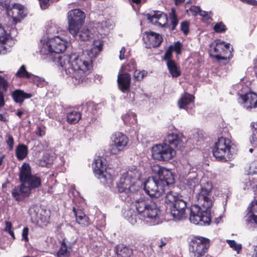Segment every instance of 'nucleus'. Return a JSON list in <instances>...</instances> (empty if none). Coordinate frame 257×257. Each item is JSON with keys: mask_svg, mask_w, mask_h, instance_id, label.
Here are the masks:
<instances>
[{"mask_svg": "<svg viewBox=\"0 0 257 257\" xmlns=\"http://www.w3.org/2000/svg\"><path fill=\"white\" fill-rule=\"evenodd\" d=\"M28 153V149L27 146L20 144L16 147V155L19 160H24L27 157Z\"/></svg>", "mask_w": 257, "mask_h": 257, "instance_id": "e433bc0d", "label": "nucleus"}, {"mask_svg": "<svg viewBox=\"0 0 257 257\" xmlns=\"http://www.w3.org/2000/svg\"><path fill=\"white\" fill-rule=\"evenodd\" d=\"M247 210L249 214H254L257 213V200L252 201L248 207Z\"/></svg>", "mask_w": 257, "mask_h": 257, "instance_id": "8fccbe9b", "label": "nucleus"}, {"mask_svg": "<svg viewBox=\"0 0 257 257\" xmlns=\"http://www.w3.org/2000/svg\"><path fill=\"white\" fill-rule=\"evenodd\" d=\"M154 159L159 161H167L173 158L176 154L175 151L165 142L162 144L154 146L152 149Z\"/></svg>", "mask_w": 257, "mask_h": 257, "instance_id": "1a4fd4ad", "label": "nucleus"}, {"mask_svg": "<svg viewBox=\"0 0 257 257\" xmlns=\"http://www.w3.org/2000/svg\"><path fill=\"white\" fill-rule=\"evenodd\" d=\"M144 190L151 197L158 198L165 192L166 188L161 185L158 178L151 177L145 182Z\"/></svg>", "mask_w": 257, "mask_h": 257, "instance_id": "ddd939ff", "label": "nucleus"}, {"mask_svg": "<svg viewBox=\"0 0 257 257\" xmlns=\"http://www.w3.org/2000/svg\"><path fill=\"white\" fill-rule=\"evenodd\" d=\"M96 107V105L93 102L87 103L83 106L82 109V111L84 113V116L86 117H91L92 119L94 118L97 113Z\"/></svg>", "mask_w": 257, "mask_h": 257, "instance_id": "a878e982", "label": "nucleus"}, {"mask_svg": "<svg viewBox=\"0 0 257 257\" xmlns=\"http://www.w3.org/2000/svg\"><path fill=\"white\" fill-rule=\"evenodd\" d=\"M141 173L140 167L132 166L121 174L117 182V187L118 192L121 194L122 199H123V195L131 197L133 193L139 190Z\"/></svg>", "mask_w": 257, "mask_h": 257, "instance_id": "7ed1b4c3", "label": "nucleus"}, {"mask_svg": "<svg viewBox=\"0 0 257 257\" xmlns=\"http://www.w3.org/2000/svg\"><path fill=\"white\" fill-rule=\"evenodd\" d=\"M81 116V113L79 111L73 110L67 113V121L71 124H75L79 121Z\"/></svg>", "mask_w": 257, "mask_h": 257, "instance_id": "f704fd0d", "label": "nucleus"}, {"mask_svg": "<svg viewBox=\"0 0 257 257\" xmlns=\"http://www.w3.org/2000/svg\"><path fill=\"white\" fill-rule=\"evenodd\" d=\"M12 196L17 201H21L31 194L30 189L22 183L19 186L15 187L12 191Z\"/></svg>", "mask_w": 257, "mask_h": 257, "instance_id": "5701e85b", "label": "nucleus"}, {"mask_svg": "<svg viewBox=\"0 0 257 257\" xmlns=\"http://www.w3.org/2000/svg\"><path fill=\"white\" fill-rule=\"evenodd\" d=\"M40 209L39 207L37 205H32L30 207L29 209V214L32 220L37 221L40 219L44 222H48L49 216L47 215L43 218L42 217V212L43 211H41V212L39 213Z\"/></svg>", "mask_w": 257, "mask_h": 257, "instance_id": "393cba45", "label": "nucleus"}, {"mask_svg": "<svg viewBox=\"0 0 257 257\" xmlns=\"http://www.w3.org/2000/svg\"><path fill=\"white\" fill-rule=\"evenodd\" d=\"M36 133L39 137H43L45 135V129L42 128L40 126H38L37 127Z\"/></svg>", "mask_w": 257, "mask_h": 257, "instance_id": "680f3d73", "label": "nucleus"}, {"mask_svg": "<svg viewBox=\"0 0 257 257\" xmlns=\"http://www.w3.org/2000/svg\"><path fill=\"white\" fill-rule=\"evenodd\" d=\"M122 66H123V71L127 70L128 71H131L135 69L136 64L135 60L132 59L127 63V64L125 66H124L123 65Z\"/></svg>", "mask_w": 257, "mask_h": 257, "instance_id": "3c124183", "label": "nucleus"}, {"mask_svg": "<svg viewBox=\"0 0 257 257\" xmlns=\"http://www.w3.org/2000/svg\"><path fill=\"white\" fill-rule=\"evenodd\" d=\"M241 1L246 3L247 4L251 5L252 6L257 5V1L255 0H240Z\"/></svg>", "mask_w": 257, "mask_h": 257, "instance_id": "69168bd1", "label": "nucleus"}, {"mask_svg": "<svg viewBox=\"0 0 257 257\" xmlns=\"http://www.w3.org/2000/svg\"><path fill=\"white\" fill-rule=\"evenodd\" d=\"M187 203L180 198L171 206V213L175 220H182L186 217Z\"/></svg>", "mask_w": 257, "mask_h": 257, "instance_id": "dca6fc26", "label": "nucleus"}, {"mask_svg": "<svg viewBox=\"0 0 257 257\" xmlns=\"http://www.w3.org/2000/svg\"><path fill=\"white\" fill-rule=\"evenodd\" d=\"M210 51L215 54V58L218 60H229L232 57V48H230V44H225L223 41H219L215 43H212L210 45Z\"/></svg>", "mask_w": 257, "mask_h": 257, "instance_id": "9b49d317", "label": "nucleus"}, {"mask_svg": "<svg viewBox=\"0 0 257 257\" xmlns=\"http://www.w3.org/2000/svg\"><path fill=\"white\" fill-rule=\"evenodd\" d=\"M8 5L6 9L7 14L9 16L12 17L13 21L16 24L23 19L26 15V11L23 6L19 4L14 5L12 8L9 9Z\"/></svg>", "mask_w": 257, "mask_h": 257, "instance_id": "6ab92c4d", "label": "nucleus"}, {"mask_svg": "<svg viewBox=\"0 0 257 257\" xmlns=\"http://www.w3.org/2000/svg\"><path fill=\"white\" fill-rule=\"evenodd\" d=\"M249 170L251 173L257 174V161H254L251 163Z\"/></svg>", "mask_w": 257, "mask_h": 257, "instance_id": "13d9d810", "label": "nucleus"}, {"mask_svg": "<svg viewBox=\"0 0 257 257\" xmlns=\"http://www.w3.org/2000/svg\"><path fill=\"white\" fill-rule=\"evenodd\" d=\"M210 246V240L200 236L193 237L189 242L190 257H203Z\"/></svg>", "mask_w": 257, "mask_h": 257, "instance_id": "0eeeda50", "label": "nucleus"}, {"mask_svg": "<svg viewBox=\"0 0 257 257\" xmlns=\"http://www.w3.org/2000/svg\"><path fill=\"white\" fill-rule=\"evenodd\" d=\"M213 29L216 33H223L226 31V28L225 25L222 22H220L216 23L214 26Z\"/></svg>", "mask_w": 257, "mask_h": 257, "instance_id": "de8ad7c7", "label": "nucleus"}, {"mask_svg": "<svg viewBox=\"0 0 257 257\" xmlns=\"http://www.w3.org/2000/svg\"><path fill=\"white\" fill-rule=\"evenodd\" d=\"M62 29L56 24L51 23L48 24L46 29V33L48 36L47 37H55V36H58V35H62Z\"/></svg>", "mask_w": 257, "mask_h": 257, "instance_id": "7c9ffc66", "label": "nucleus"}, {"mask_svg": "<svg viewBox=\"0 0 257 257\" xmlns=\"http://www.w3.org/2000/svg\"><path fill=\"white\" fill-rule=\"evenodd\" d=\"M122 119L125 125L133 126L137 122V115L132 111H128L121 116Z\"/></svg>", "mask_w": 257, "mask_h": 257, "instance_id": "2f4dec72", "label": "nucleus"}, {"mask_svg": "<svg viewBox=\"0 0 257 257\" xmlns=\"http://www.w3.org/2000/svg\"><path fill=\"white\" fill-rule=\"evenodd\" d=\"M147 74V72L145 71L135 70L134 73V77L136 81H141Z\"/></svg>", "mask_w": 257, "mask_h": 257, "instance_id": "a18cd8bd", "label": "nucleus"}, {"mask_svg": "<svg viewBox=\"0 0 257 257\" xmlns=\"http://www.w3.org/2000/svg\"><path fill=\"white\" fill-rule=\"evenodd\" d=\"M71 251L70 246L68 245L66 241V239H63L61 246L57 252L58 257H69Z\"/></svg>", "mask_w": 257, "mask_h": 257, "instance_id": "72a5a7b5", "label": "nucleus"}, {"mask_svg": "<svg viewBox=\"0 0 257 257\" xmlns=\"http://www.w3.org/2000/svg\"><path fill=\"white\" fill-rule=\"evenodd\" d=\"M8 120L6 116L5 115H4L3 114H0V121H3V122H6Z\"/></svg>", "mask_w": 257, "mask_h": 257, "instance_id": "774afa93", "label": "nucleus"}, {"mask_svg": "<svg viewBox=\"0 0 257 257\" xmlns=\"http://www.w3.org/2000/svg\"><path fill=\"white\" fill-rule=\"evenodd\" d=\"M28 233H29V228L27 227L24 228L23 231H22V237H23V238L26 241H27L29 240Z\"/></svg>", "mask_w": 257, "mask_h": 257, "instance_id": "052dcab7", "label": "nucleus"}, {"mask_svg": "<svg viewBox=\"0 0 257 257\" xmlns=\"http://www.w3.org/2000/svg\"><path fill=\"white\" fill-rule=\"evenodd\" d=\"M185 139L182 134L172 133L169 134L165 138L164 142L171 147L181 149L184 145Z\"/></svg>", "mask_w": 257, "mask_h": 257, "instance_id": "a211bd4d", "label": "nucleus"}, {"mask_svg": "<svg viewBox=\"0 0 257 257\" xmlns=\"http://www.w3.org/2000/svg\"><path fill=\"white\" fill-rule=\"evenodd\" d=\"M227 242L231 248H232L234 250L236 251L237 253H239L240 250L242 248L241 244L237 243L233 240H227Z\"/></svg>", "mask_w": 257, "mask_h": 257, "instance_id": "09e8293b", "label": "nucleus"}, {"mask_svg": "<svg viewBox=\"0 0 257 257\" xmlns=\"http://www.w3.org/2000/svg\"><path fill=\"white\" fill-rule=\"evenodd\" d=\"M8 84L7 81L0 76V108L5 104L3 91L7 90Z\"/></svg>", "mask_w": 257, "mask_h": 257, "instance_id": "ea45409f", "label": "nucleus"}, {"mask_svg": "<svg viewBox=\"0 0 257 257\" xmlns=\"http://www.w3.org/2000/svg\"><path fill=\"white\" fill-rule=\"evenodd\" d=\"M67 48V42L62 36L58 35L52 37L43 38L40 41V52L44 56L53 55L64 52Z\"/></svg>", "mask_w": 257, "mask_h": 257, "instance_id": "39448f33", "label": "nucleus"}, {"mask_svg": "<svg viewBox=\"0 0 257 257\" xmlns=\"http://www.w3.org/2000/svg\"><path fill=\"white\" fill-rule=\"evenodd\" d=\"M20 180L21 183L28 185L30 192L32 189L40 187L41 185V180L40 177L33 175L31 174L30 166L29 164L24 163L20 169Z\"/></svg>", "mask_w": 257, "mask_h": 257, "instance_id": "6e6552de", "label": "nucleus"}, {"mask_svg": "<svg viewBox=\"0 0 257 257\" xmlns=\"http://www.w3.org/2000/svg\"><path fill=\"white\" fill-rule=\"evenodd\" d=\"M143 39L150 48L159 46L162 41V36L153 32H146L144 33Z\"/></svg>", "mask_w": 257, "mask_h": 257, "instance_id": "412c9836", "label": "nucleus"}, {"mask_svg": "<svg viewBox=\"0 0 257 257\" xmlns=\"http://www.w3.org/2000/svg\"><path fill=\"white\" fill-rule=\"evenodd\" d=\"M245 217V224L248 228L253 230L257 227V214L247 213Z\"/></svg>", "mask_w": 257, "mask_h": 257, "instance_id": "58836bf2", "label": "nucleus"}, {"mask_svg": "<svg viewBox=\"0 0 257 257\" xmlns=\"http://www.w3.org/2000/svg\"><path fill=\"white\" fill-rule=\"evenodd\" d=\"M7 139H6V143L8 145V146L9 147V150H12L14 148V140L13 139V137L12 136L7 134L6 136Z\"/></svg>", "mask_w": 257, "mask_h": 257, "instance_id": "864d4df0", "label": "nucleus"}, {"mask_svg": "<svg viewBox=\"0 0 257 257\" xmlns=\"http://www.w3.org/2000/svg\"><path fill=\"white\" fill-rule=\"evenodd\" d=\"M172 188H170L169 189L167 188V190L165 191V202L167 203H171L172 205L176 202L177 200L179 199L180 197H179L178 194L174 192L171 191Z\"/></svg>", "mask_w": 257, "mask_h": 257, "instance_id": "c9c22d12", "label": "nucleus"}, {"mask_svg": "<svg viewBox=\"0 0 257 257\" xmlns=\"http://www.w3.org/2000/svg\"><path fill=\"white\" fill-rule=\"evenodd\" d=\"M135 206L138 214L148 219L147 221L150 225H155L160 223V210L155 202L141 198L135 201Z\"/></svg>", "mask_w": 257, "mask_h": 257, "instance_id": "20e7f679", "label": "nucleus"}, {"mask_svg": "<svg viewBox=\"0 0 257 257\" xmlns=\"http://www.w3.org/2000/svg\"><path fill=\"white\" fill-rule=\"evenodd\" d=\"M125 49L124 47H123L121 49V50H120V52H119V58L120 60H122L124 58V54L125 53Z\"/></svg>", "mask_w": 257, "mask_h": 257, "instance_id": "338daca9", "label": "nucleus"}, {"mask_svg": "<svg viewBox=\"0 0 257 257\" xmlns=\"http://www.w3.org/2000/svg\"><path fill=\"white\" fill-rule=\"evenodd\" d=\"M128 139L124 134L115 132L111 137L109 151L111 154L117 155L122 151L126 146Z\"/></svg>", "mask_w": 257, "mask_h": 257, "instance_id": "2eb2a0df", "label": "nucleus"}, {"mask_svg": "<svg viewBox=\"0 0 257 257\" xmlns=\"http://www.w3.org/2000/svg\"><path fill=\"white\" fill-rule=\"evenodd\" d=\"M184 184L190 191H198L196 194L198 204L192 205L190 208V221L195 224L209 225L212 217L211 212L213 201L212 183L207 181L200 184L197 173L192 171L188 172Z\"/></svg>", "mask_w": 257, "mask_h": 257, "instance_id": "f257e3e1", "label": "nucleus"}, {"mask_svg": "<svg viewBox=\"0 0 257 257\" xmlns=\"http://www.w3.org/2000/svg\"><path fill=\"white\" fill-rule=\"evenodd\" d=\"M146 16L148 20L154 25L164 27L166 24L167 16L160 11L152 12L147 14Z\"/></svg>", "mask_w": 257, "mask_h": 257, "instance_id": "4be33fe9", "label": "nucleus"}, {"mask_svg": "<svg viewBox=\"0 0 257 257\" xmlns=\"http://www.w3.org/2000/svg\"><path fill=\"white\" fill-rule=\"evenodd\" d=\"M30 79L38 87H42L46 84V81L42 77L32 74L31 78Z\"/></svg>", "mask_w": 257, "mask_h": 257, "instance_id": "c03bdc74", "label": "nucleus"}, {"mask_svg": "<svg viewBox=\"0 0 257 257\" xmlns=\"http://www.w3.org/2000/svg\"><path fill=\"white\" fill-rule=\"evenodd\" d=\"M134 210L132 209L125 210L123 212L124 218L133 225L135 224L137 222V215L135 213H134Z\"/></svg>", "mask_w": 257, "mask_h": 257, "instance_id": "a19ab883", "label": "nucleus"}, {"mask_svg": "<svg viewBox=\"0 0 257 257\" xmlns=\"http://www.w3.org/2000/svg\"><path fill=\"white\" fill-rule=\"evenodd\" d=\"M194 97L188 93H184L178 100V105L180 109H184L189 112V108L194 105Z\"/></svg>", "mask_w": 257, "mask_h": 257, "instance_id": "b1692460", "label": "nucleus"}, {"mask_svg": "<svg viewBox=\"0 0 257 257\" xmlns=\"http://www.w3.org/2000/svg\"><path fill=\"white\" fill-rule=\"evenodd\" d=\"M77 222L83 226H87L89 224L88 217L81 210L77 211L75 208L73 209Z\"/></svg>", "mask_w": 257, "mask_h": 257, "instance_id": "c756f323", "label": "nucleus"}, {"mask_svg": "<svg viewBox=\"0 0 257 257\" xmlns=\"http://www.w3.org/2000/svg\"><path fill=\"white\" fill-rule=\"evenodd\" d=\"M117 83L119 89L123 92L127 91L130 87L131 76L127 73L123 72L122 66L117 76Z\"/></svg>", "mask_w": 257, "mask_h": 257, "instance_id": "aec40b11", "label": "nucleus"}, {"mask_svg": "<svg viewBox=\"0 0 257 257\" xmlns=\"http://www.w3.org/2000/svg\"><path fill=\"white\" fill-rule=\"evenodd\" d=\"M212 153L218 160L226 162L233 158L235 150L233 144L229 139L221 137L215 143Z\"/></svg>", "mask_w": 257, "mask_h": 257, "instance_id": "423d86ee", "label": "nucleus"}, {"mask_svg": "<svg viewBox=\"0 0 257 257\" xmlns=\"http://www.w3.org/2000/svg\"><path fill=\"white\" fill-rule=\"evenodd\" d=\"M10 41V38L8 41H0V54H5L7 52V43Z\"/></svg>", "mask_w": 257, "mask_h": 257, "instance_id": "5fc2aeb1", "label": "nucleus"}, {"mask_svg": "<svg viewBox=\"0 0 257 257\" xmlns=\"http://www.w3.org/2000/svg\"><path fill=\"white\" fill-rule=\"evenodd\" d=\"M116 253L117 257H131L133 254V250L123 244L119 245L117 247Z\"/></svg>", "mask_w": 257, "mask_h": 257, "instance_id": "4c0bfd02", "label": "nucleus"}, {"mask_svg": "<svg viewBox=\"0 0 257 257\" xmlns=\"http://www.w3.org/2000/svg\"><path fill=\"white\" fill-rule=\"evenodd\" d=\"M172 50L169 47V48L166 50L165 55L164 56V60H166L167 62H168L169 60H172L171 59L172 56Z\"/></svg>", "mask_w": 257, "mask_h": 257, "instance_id": "4d7b16f0", "label": "nucleus"}, {"mask_svg": "<svg viewBox=\"0 0 257 257\" xmlns=\"http://www.w3.org/2000/svg\"><path fill=\"white\" fill-rule=\"evenodd\" d=\"M169 20L171 24V30H174L178 24V20L175 14V10L174 8L171 9L169 13Z\"/></svg>", "mask_w": 257, "mask_h": 257, "instance_id": "79ce46f5", "label": "nucleus"}, {"mask_svg": "<svg viewBox=\"0 0 257 257\" xmlns=\"http://www.w3.org/2000/svg\"><path fill=\"white\" fill-rule=\"evenodd\" d=\"M11 37L10 34L7 33L4 27L0 24V41H6Z\"/></svg>", "mask_w": 257, "mask_h": 257, "instance_id": "49530a36", "label": "nucleus"}, {"mask_svg": "<svg viewBox=\"0 0 257 257\" xmlns=\"http://www.w3.org/2000/svg\"><path fill=\"white\" fill-rule=\"evenodd\" d=\"M166 64L172 77H178L181 75L180 70L174 60H169Z\"/></svg>", "mask_w": 257, "mask_h": 257, "instance_id": "473e14b6", "label": "nucleus"}, {"mask_svg": "<svg viewBox=\"0 0 257 257\" xmlns=\"http://www.w3.org/2000/svg\"><path fill=\"white\" fill-rule=\"evenodd\" d=\"M152 171L157 174L158 180L161 185L169 189L173 187L174 178L172 172L165 168L162 167L158 165H154L152 167Z\"/></svg>", "mask_w": 257, "mask_h": 257, "instance_id": "f8f14e48", "label": "nucleus"}, {"mask_svg": "<svg viewBox=\"0 0 257 257\" xmlns=\"http://www.w3.org/2000/svg\"><path fill=\"white\" fill-rule=\"evenodd\" d=\"M16 76L20 78H24L30 79L32 76V74L28 72L24 65H22L18 70L16 74Z\"/></svg>", "mask_w": 257, "mask_h": 257, "instance_id": "37998d69", "label": "nucleus"}, {"mask_svg": "<svg viewBox=\"0 0 257 257\" xmlns=\"http://www.w3.org/2000/svg\"><path fill=\"white\" fill-rule=\"evenodd\" d=\"M6 226L4 229V231L6 232H10L11 231L13 230V226L11 222L6 221Z\"/></svg>", "mask_w": 257, "mask_h": 257, "instance_id": "e2e57ef3", "label": "nucleus"}, {"mask_svg": "<svg viewBox=\"0 0 257 257\" xmlns=\"http://www.w3.org/2000/svg\"><path fill=\"white\" fill-rule=\"evenodd\" d=\"M239 102L248 110L257 107V94L253 92L246 93L240 95Z\"/></svg>", "mask_w": 257, "mask_h": 257, "instance_id": "f3484780", "label": "nucleus"}, {"mask_svg": "<svg viewBox=\"0 0 257 257\" xmlns=\"http://www.w3.org/2000/svg\"><path fill=\"white\" fill-rule=\"evenodd\" d=\"M78 41H87L92 38V34L88 29L83 28L81 30L77 31L76 34H71Z\"/></svg>", "mask_w": 257, "mask_h": 257, "instance_id": "c85d7f7f", "label": "nucleus"}, {"mask_svg": "<svg viewBox=\"0 0 257 257\" xmlns=\"http://www.w3.org/2000/svg\"><path fill=\"white\" fill-rule=\"evenodd\" d=\"M182 44L177 42L173 45H171L169 47L172 51H175L177 54H180L181 52Z\"/></svg>", "mask_w": 257, "mask_h": 257, "instance_id": "603ef678", "label": "nucleus"}, {"mask_svg": "<svg viewBox=\"0 0 257 257\" xmlns=\"http://www.w3.org/2000/svg\"><path fill=\"white\" fill-rule=\"evenodd\" d=\"M181 30L185 35H187L189 32V23L187 21H184L181 24Z\"/></svg>", "mask_w": 257, "mask_h": 257, "instance_id": "6e6d98bb", "label": "nucleus"}, {"mask_svg": "<svg viewBox=\"0 0 257 257\" xmlns=\"http://www.w3.org/2000/svg\"><path fill=\"white\" fill-rule=\"evenodd\" d=\"M92 168L95 176L103 183H111L112 179L110 174L106 171V165L103 162L102 159L97 157L92 163Z\"/></svg>", "mask_w": 257, "mask_h": 257, "instance_id": "4468645a", "label": "nucleus"}, {"mask_svg": "<svg viewBox=\"0 0 257 257\" xmlns=\"http://www.w3.org/2000/svg\"><path fill=\"white\" fill-rule=\"evenodd\" d=\"M200 8L197 6H192L190 8V11L193 15H198L200 12Z\"/></svg>", "mask_w": 257, "mask_h": 257, "instance_id": "0e129e2a", "label": "nucleus"}, {"mask_svg": "<svg viewBox=\"0 0 257 257\" xmlns=\"http://www.w3.org/2000/svg\"><path fill=\"white\" fill-rule=\"evenodd\" d=\"M200 16L202 17L203 18H204L206 20H211V18L210 16L208 15V12L202 11L201 9L200 10V12L198 14Z\"/></svg>", "mask_w": 257, "mask_h": 257, "instance_id": "bf43d9fd", "label": "nucleus"}, {"mask_svg": "<svg viewBox=\"0 0 257 257\" xmlns=\"http://www.w3.org/2000/svg\"><path fill=\"white\" fill-rule=\"evenodd\" d=\"M12 96L16 102L22 104L25 99L32 97V94L26 93L20 89H17L12 93Z\"/></svg>", "mask_w": 257, "mask_h": 257, "instance_id": "cd10ccee", "label": "nucleus"}, {"mask_svg": "<svg viewBox=\"0 0 257 257\" xmlns=\"http://www.w3.org/2000/svg\"><path fill=\"white\" fill-rule=\"evenodd\" d=\"M250 128L251 134L249 138V141L252 148L249 149V152L252 153L253 149L257 148V122H251Z\"/></svg>", "mask_w": 257, "mask_h": 257, "instance_id": "bb28decb", "label": "nucleus"}, {"mask_svg": "<svg viewBox=\"0 0 257 257\" xmlns=\"http://www.w3.org/2000/svg\"><path fill=\"white\" fill-rule=\"evenodd\" d=\"M68 29L71 34H76L84 22L85 15L79 9L70 11L68 13Z\"/></svg>", "mask_w": 257, "mask_h": 257, "instance_id": "9d476101", "label": "nucleus"}, {"mask_svg": "<svg viewBox=\"0 0 257 257\" xmlns=\"http://www.w3.org/2000/svg\"><path fill=\"white\" fill-rule=\"evenodd\" d=\"M102 49V43L99 40L95 41L90 48L85 51L55 57L53 61L59 64L76 85L85 81L92 59L96 58Z\"/></svg>", "mask_w": 257, "mask_h": 257, "instance_id": "f03ea898", "label": "nucleus"}]
</instances>
